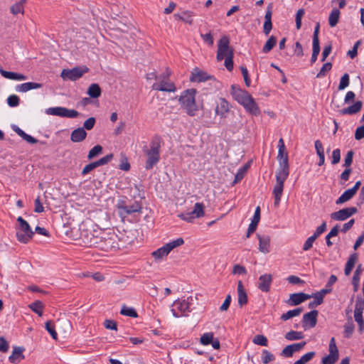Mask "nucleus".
Masks as SVG:
<instances>
[{
  "label": "nucleus",
  "instance_id": "nucleus-1",
  "mask_svg": "<svg viewBox=\"0 0 364 364\" xmlns=\"http://www.w3.org/2000/svg\"><path fill=\"white\" fill-rule=\"evenodd\" d=\"M100 233L99 235H96L93 238H88V241L91 243L100 244L102 249L106 251L117 250L123 247L124 243L114 231L112 230H102Z\"/></svg>",
  "mask_w": 364,
  "mask_h": 364
},
{
  "label": "nucleus",
  "instance_id": "nucleus-2",
  "mask_svg": "<svg viewBox=\"0 0 364 364\" xmlns=\"http://www.w3.org/2000/svg\"><path fill=\"white\" fill-rule=\"evenodd\" d=\"M233 49L230 47L229 37L224 36L220 38L218 43L217 60L221 61L225 59V68L231 71L233 69Z\"/></svg>",
  "mask_w": 364,
  "mask_h": 364
},
{
  "label": "nucleus",
  "instance_id": "nucleus-3",
  "mask_svg": "<svg viewBox=\"0 0 364 364\" xmlns=\"http://www.w3.org/2000/svg\"><path fill=\"white\" fill-rule=\"evenodd\" d=\"M196 90L189 89L185 90L180 96L178 101L181 107L189 116H195L198 111V107L196 104L195 95Z\"/></svg>",
  "mask_w": 364,
  "mask_h": 364
},
{
  "label": "nucleus",
  "instance_id": "nucleus-4",
  "mask_svg": "<svg viewBox=\"0 0 364 364\" xmlns=\"http://www.w3.org/2000/svg\"><path fill=\"white\" fill-rule=\"evenodd\" d=\"M184 244V240L182 237H178L175 240L171 241L163 247L156 250L151 252V256L156 261H160L164 257H167L171 250L178 247Z\"/></svg>",
  "mask_w": 364,
  "mask_h": 364
},
{
  "label": "nucleus",
  "instance_id": "nucleus-5",
  "mask_svg": "<svg viewBox=\"0 0 364 364\" xmlns=\"http://www.w3.org/2000/svg\"><path fill=\"white\" fill-rule=\"evenodd\" d=\"M17 221L19 224L18 227L16 228L17 239L22 243H27L30 240H31L34 232L28 222L22 217H18Z\"/></svg>",
  "mask_w": 364,
  "mask_h": 364
},
{
  "label": "nucleus",
  "instance_id": "nucleus-6",
  "mask_svg": "<svg viewBox=\"0 0 364 364\" xmlns=\"http://www.w3.org/2000/svg\"><path fill=\"white\" fill-rule=\"evenodd\" d=\"M160 139L155 137L151 143L150 149L146 151L147 160L145 168L151 169L159 161Z\"/></svg>",
  "mask_w": 364,
  "mask_h": 364
},
{
  "label": "nucleus",
  "instance_id": "nucleus-7",
  "mask_svg": "<svg viewBox=\"0 0 364 364\" xmlns=\"http://www.w3.org/2000/svg\"><path fill=\"white\" fill-rule=\"evenodd\" d=\"M289 172L284 171H277L276 173V183L272 191V194L274 198V205L276 207H278L280 203L284 190V184L289 176Z\"/></svg>",
  "mask_w": 364,
  "mask_h": 364
},
{
  "label": "nucleus",
  "instance_id": "nucleus-8",
  "mask_svg": "<svg viewBox=\"0 0 364 364\" xmlns=\"http://www.w3.org/2000/svg\"><path fill=\"white\" fill-rule=\"evenodd\" d=\"M88 71L89 68L85 65L76 66L72 69H63L60 73V77L64 80L75 81Z\"/></svg>",
  "mask_w": 364,
  "mask_h": 364
},
{
  "label": "nucleus",
  "instance_id": "nucleus-9",
  "mask_svg": "<svg viewBox=\"0 0 364 364\" xmlns=\"http://www.w3.org/2000/svg\"><path fill=\"white\" fill-rule=\"evenodd\" d=\"M277 159L279 161V168L277 171H284L289 173L288 155L286 152L284 143L282 139H280L278 141V155Z\"/></svg>",
  "mask_w": 364,
  "mask_h": 364
},
{
  "label": "nucleus",
  "instance_id": "nucleus-10",
  "mask_svg": "<svg viewBox=\"0 0 364 364\" xmlns=\"http://www.w3.org/2000/svg\"><path fill=\"white\" fill-rule=\"evenodd\" d=\"M205 205L202 203H196L192 211L186 213H181L178 216L181 220L188 223H192L195 219L205 215Z\"/></svg>",
  "mask_w": 364,
  "mask_h": 364
},
{
  "label": "nucleus",
  "instance_id": "nucleus-11",
  "mask_svg": "<svg viewBox=\"0 0 364 364\" xmlns=\"http://www.w3.org/2000/svg\"><path fill=\"white\" fill-rule=\"evenodd\" d=\"M46 113L48 115L58 116L60 117L76 118L80 113L75 109H69L63 107H50L46 109Z\"/></svg>",
  "mask_w": 364,
  "mask_h": 364
},
{
  "label": "nucleus",
  "instance_id": "nucleus-12",
  "mask_svg": "<svg viewBox=\"0 0 364 364\" xmlns=\"http://www.w3.org/2000/svg\"><path fill=\"white\" fill-rule=\"evenodd\" d=\"M328 351V355L322 358V364H334L338 360L339 351L333 337L330 340Z\"/></svg>",
  "mask_w": 364,
  "mask_h": 364
},
{
  "label": "nucleus",
  "instance_id": "nucleus-13",
  "mask_svg": "<svg viewBox=\"0 0 364 364\" xmlns=\"http://www.w3.org/2000/svg\"><path fill=\"white\" fill-rule=\"evenodd\" d=\"M357 213V208L355 207H350L341 209L338 211L333 212L331 214V218L333 220L343 221L351 217Z\"/></svg>",
  "mask_w": 364,
  "mask_h": 364
},
{
  "label": "nucleus",
  "instance_id": "nucleus-14",
  "mask_svg": "<svg viewBox=\"0 0 364 364\" xmlns=\"http://www.w3.org/2000/svg\"><path fill=\"white\" fill-rule=\"evenodd\" d=\"M230 109V106L228 102L225 98H219L216 102L215 112L220 117H226Z\"/></svg>",
  "mask_w": 364,
  "mask_h": 364
},
{
  "label": "nucleus",
  "instance_id": "nucleus-15",
  "mask_svg": "<svg viewBox=\"0 0 364 364\" xmlns=\"http://www.w3.org/2000/svg\"><path fill=\"white\" fill-rule=\"evenodd\" d=\"M232 90L233 97L242 106L252 97L247 91L235 89L234 85L232 86Z\"/></svg>",
  "mask_w": 364,
  "mask_h": 364
},
{
  "label": "nucleus",
  "instance_id": "nucleus-16",
  "mask_svg": "<svg viewBox=\"0 0 364 364\" xmlns=\"http://www.w3.org/2000/svg\"><path fill=\"white\" fill-rule=\"evenodd\" d=\"M272 282V276L270 274H262L259 277L257 287L262 291L268 292Z\"/></svg>",
  "mask_w": 364,
  "mask_h": 364
},
{
  "label": "nucleus",
  "instance_id": "nucleus-17",
  "mask_svg": "<svg viewBox=\"0 0 364 364\" xmlns=\"http://www.w3.org/2000/svg\"><path fill=\"white\" fill-rule=\"evenodd\" d=\"M318 311L313 310L307 314H305L303 316L304 326H309L313 328L316 325L317 323Z\"/></svg>",
  "mask_w": 364,
  "mask_h": 364
},
{
  "label": "nucleus",
  "instance_id": "nucleus-18",
  "mask_svg": "<svg viewBox=\"0 0 364 364\" xmlns=\"http://www.w3.org/2000/svg\"><path fill=\"white\" fill-rule=\"evenodd\" d=\"M195 14L191 11H183L180 14H175L174 18L176 20L182 21L185 23L192 25L194 21Z\"/></svg>",
  "mask_w": 364,
  "mask_h": 364
},
{
  "label": "nucleus",
  "instance_id": "nucleus-19",
  "mask_svg": "<svg viewBox=\"0 0 364 364\" xmlns=\"http://www.w3.org/2000/svg\"><path fill=\"white\" fill-rule=\"evenodd\" d=\"M259 240V250L263 254H267L270 251V237L269 235L261 236L257 235Z\"/></svg>",
  "mask_w": 364,
  "mask_h": 364
},
{
  "label": "nucleus",
  "instance_id": "nucleus-20",
  "mask_svg": "<svg viewBox=\"0 0 364 364\" xmlns=\"http://www.w3.org/2000/svg\"><path fill=\"white\" fill-rule=\"evenodd\" d=\"M212 77L209 75L207 73L203 72L199 69H194L191 73L190 77V80L191 82H204L205 80H210Z\"/></svg>",
  "mask_w": 364,
  "mask_h": 364
},
{
  "label": "nucleus",
  "instance_id": "nucleus-21",
  "mask_svg": "<svg viewBox=\"0 0 364 364\" xmlns=\"http://www.w3.org/2000/svg\"><path fill=\"white\" fill-rule=\"evenodd\" d=\"M362 107L363 102L361 100H358L355 102L352 105L340 110V113L341 114H355L361 110Z\"/></svg>",
  "mask_w": 364,
  "mask_h": 364
},
{
  "label": "nucleus",
  "instance_id": "nucleus-22",
  "mask_svg": "<svg viewBox=\"0 0 364 364\" xmlns=\"http://www.w3.org/2000/svg\"><path fill=\"white\" fill-rule=\"evenodd\" d=\"M243 107L247 112L252 115L258 116L260 114V109L252 97L243 105Z\"/></svg>",
  "mask_w": 364,
  "mask_h": 364
},
{
  "label": "nucleus",
  "instance_id": "nucleus-23",
  "mask_svg": "<svg viewBox=\"0 0 364 364\" xmlns=\"http://www.w3.org/2000/svg\"><path fill=\"white\" fill-rule=\"evenodd\" d=\"M42 87L43 85L41 83L29 82L18 85L16 87V91L18 92H26L31 90L41 88Z\"/></svg>",
  "mask_w": 364,
  "mask_h": 364
},
{
  "label": "nucleus",
  "instance_id": "nucleus-24",
  "mask_svg": "<svg viewBox=\"0 0 364 364\" xmlns=\"http://www.w3.org/2000/svg\"><path fill=\"white\" fill-rule=\"evenodd\" d=\"M24 348L20 346L14 347L11 355L9 357V360L11 363L16 364L24 358L23 351Z\"/></svg>",
  "mask_w": 364,
  "mask_h": 364
},
{
  "label": "nucleus",
  "instance_id": "nucleus-25",
  "mask_svg": "<svg viewBox=\"0 0 364 364\" xmlns=\"http://www.w3.org/2000/svg\"><path fill=\"white\" fill-rule=\"evenodd\" d=\"M259 220H260V208L258 206L256 208L252 222L248 227L247 232V237H249L250 234H252V232H254L255 231L257 226L259 222Z\"/></svg>",
  "mask_w": 364,
  "mask_h": 364
},
{
  "label": "nucleus",
  "instance_id": "nucleus-26",
  "mask_svg": "<svg viewBox=\"0 0 364 364\" xmlns=\"http://www.w3.org/2000/svg\"><path fill=\"white\" fill-rule=\"evenodd\" d=\"M272 7L268 6L266 14L264 15V23L263 25V32L266 36H267L270 33L272 28Z\"/></svg>",
  "mask_w": 364,
  "mask_h": 364
},
{
  "label": "nucleus",
  "instance_id": "nucleus-27",
  "mask_svg": "<svg viewBox=\"0 0 364 364\" xmlns=\"http://www.w3.org/2000/svg\"><path fill=\"white\" fill-rule=\"evenodd\" d=\"M152 89L155 90L159 91H164V92H175L176 91V87L175 85L168 82H166L164 80L161 81L159 84H154L152 85Z\"/></svg>",
  "mask_w": 364,
  "mask_h": 364
},
{
  "label": "nucleus",
  "instance_id": "nucleus-28",
  "mask_svg": "<svg viewBox=\"0 0 364 364\" xmlns=\"http://www.w3.org/2000/svg\"><path fill=\"white\" fill-rule=\"evenodd\" d=\"M87 133L84 128L79 127L72 132L70 140L75 143L81 142L85 139Z\"/></svg>",
  "mask_w": 364,
  "mask_h": 364
},
{
  "label": "nucleus",
  "instance_id": "nucleus-29",
  "mask_svg": "<svg viewBox=\"0 0 364 364\" xmlns=\"http://www.w3.org/2000/svg\"><path fill=\"white\" fill-rule=\"evenodd\" d=\"M311 298V296L304 293H294L289 296V302L291 305H299L306 299Z\"/></svg>",
  "mask_w": 364,
  "mask_h": 364
},
{
  "label": "nucleus",
  "instance_id": "nucleus-30",
  "mask_svg": "<svg viewBox=\"0 0 364 364\" xmlns=\"http://www.w3.org/2000/svg\"><path fill=\"white\" fill-rule=\"evenodd\" d=\"M0 73L4 77L9 80L18 81H23L27 80V76H26L25 75L14 72L6 71L3 69H0Z\"/></svg>",
  "mask_w": 364,
  "mask_h": 364
},
{
  "label": "nucleus",
  "instance_id": "nucleus-31",
  "mask_svg": "<svg viewBox=\"0 0 364 364\" xmlns=\"http://www.w3.org/2000/svg\"><path fill=\"white\" fill-rule=\"evenodd\" d=\"M237 293H238V304L240 306H242L247 304L248 299L247 294L245 291V289L243 287L242 282L239 281L237 283Z\"/></svg>",
  "mask_w": 364,
  "mask_h": 364
},
{
  "label": "nucleus",
  "instance_id": "nucleus-32",
  "mask_svg": "<svg viewBox=\"0 0 364 364\" xmlns=\"http://www.w3.org/2000/svg\"><path fill=\"white\" fill-rule=\"evenodd\" d=\"M13 130L23 139L27 141L29 144H33L38 142V140L33 136L25 133L22 129H21L18 127L14 125L12 127Z\"/></svg>",
  "mask_w": 364,
  "mask_h": 364
},
{
  "label": "nucleus",
  "instance_id": "nucleus-33",
  "mask_svg": "<svg viewBox=\"0 0 364 364\" xmlns=\"http://www.w3.org/2000/svg\"><path fill=\"white\" fill-rule=\"evenodd\" d=\"M358 260V255L356 253L351 254L346 264L344 273L345 275L348 276L353 270L356 262Z\"/></svg>",
  "mask_w": 364,
  "mask_h": 364
},
{
  "label": "nucleus",
  "instance_id": "nucleus-34",
  "mask_svg": "<svg viewBox=\"0 0 364 364\" xmlns=\"http://www.w3.org/2000/svg\"><path fill=\"white\" fill-rule=\"evenodd\" d=\"M341 12L338 9H333L328 16V23L331 27H335L338 23Z\"/></svg>",
  "mask_w": 364,
  "mask_h": 364
},
{
  "label": "nucleus",
  "instance_id": "nucleus-35",
  "mask_svg": "<svg viewBox=\"0 0 364 364\" xmlns=\"http://www.w3.org/2000/svg\"><path fill=\"white\" fill-rule=\"evenodd\" d=\"M355 329V326L353 322L351 316H349L347 318V322L344 325V336L346 338H350Z\"/></svg>",
  "mask_w": 364,
  "mask_h": 364
},
{
  "label": "nucleus",
  "instance_id": "nucleus-36",
  "mask_svg": "<svg viewBox=\"0 0 364 364\" xmlns=\"http://www.w3.org/2000/svg\"><path fill=\"white\" fill-rule=\"evenodd\" d=\"M26 3V0H21L20 1L13 4L10 7V11L12 14L17 15L19 14H24V4Z\"/></svg>",
  "mask_w": 364,
  "mask_h": 364
},
{
  "label": "nucleus",
  "instance_id": "nucleus-37",
  "mask_svg": "<svg viewBox=\"0 0 364 364\" xmlns=\"http://www.w3.org/2000/svg\"><path fill=\"white\" fill-rule=\"evenodd\" d=\"M362 272L361 265H358L354 272L353 278H352V284L353 286V291H357L359 288V282H360V276Z\"/></svg>",
  "mask_w": 364,
  "mask_h": 364
},
{
  "label": "nucleus",
  "instance_id": "nucleus-38",
  "mask_svg": "<svg viewBox=\"0 0 364 364\" xmlns=\"http://www.w3.org/2000/svg\"><path fill=\"white\" fill-rule=\"evenodd\" d=\"M101 92V88L96 83L91 84L87 89V95L92 98L99 97Z\"/></svg>",
  "mask_w": 364,
  "mask_h": 364
},
{
  "label": "nucleus",
  "instance_id": "nucleus-39",
  "mask_svg": "<svg viewBox=\"0 0 364 364\" xmlns=\"http://www.w3.org/2000/svg\"><path fill=\"white\" fill-rule=\"evenodd\" d=\"M120 209L123 210L127 214L140 212L141 206L138 202H134L131 205L120 206Z\"/></svg>",
  "mask_w": 364,
  "mask_h": 364
},
{
  "label": "nucleus",
  "instance_id": "nucleus-40",
  "mask_svg": "<svg viewBox=\"0 0 364 364\" xmlns=\"http://www.w3.org/2000/svg\"><path fill=\"white\" fill-rule=\"evenodd\" d=\"M355 194L350 190L348 189L336 200L337 205L344 203L350 200Z\"/></svg>",
  "mask_w": 364,
  "mask_h": 364
},
{
  "label": "nucleus",
  "instance_id": "nucleus-41",
  "mask_svg": "<svg viewBox=\"0 0 364 364\" xmlns=\"http://www.w3.org/2000/svg\"><path fill=\"white\" fill-rule=\"evenodd\" d=\"M29 309H31L33 312L36 313L39 316H42L43 310V304L41 301H36L33 303H31L28 305Z\"/></svg>",
  "mask_w": 364,
  "mask_h": 364
},
{
  "label": "nucleus",
  "instance_id": "nucleus-42",
  "mask_svg": "<svg viewBox=\"0 0 364 364\" xmlns=\"http://www.w3.org/2000/svg\"><path fill=\"white\" fill-rule=\"evenodd\" d=\"M302 311H303V309L301 308H297V309H295L293 310H289L287 313L283 314L281 316V319L283 321H287L293 317L299 316Z\"/></svg>",
  "mask_w": 364,
  "mask_h": 364
},
{
  "label": "nucleus",
  "instance_id": "nucleus-43",
  "mask_svg": "<svg viewBox=\"0 0 364 364\" xmlns=\"http://www.w3.org/2000/svg\"><path fill=\"white\" fill-rule=\"evenodd\" d=\"M304 337V333L301 331H290L285 334V338L288 341L300 340Z\"/></svg>",
  "mask_w": 364,
  "mask_h": 364
},
{
  "label": "nucleus",
  "instance_id": "nucleus-44",
  "mask_svg": "<svg viewBox=\"0 0 364 364\" xmlns=\"http://www.w3.org/2000/svg\"><path fill=\"white\" fill-rule=\"evenodd\" d=\"M120 314L123 316H129L132 318H136L138 316V314L134 309L132 307H128L125 304L122 305Z\"/></svg>",
  "mask_w": 364,
  "mask_h": 364
},
{
  "label": "nucleus",
  "instance_id": "nucleus-45",
  "mask_svg": "<svg viewBox=\"0 0 364 364\" xmlns=\"http://www.w3.org/2000/svg\"><path fill=\"white\" fill-rule=\"evenodd\" d=\"M277 38L274 36H271L268 40L266 41L263 48L262 52L264 53H269L276 45Z\"/></svg>",
  "mask_w": 364,
  "mask_h": 364
},
{
  "label": "nucleus",
  "instance_id": "nucleus-46",
  "mask_svg": "<svg viewBox=\"0 0 364 364\" xmlns=\"http://www.w3.org/2000/svg\"><path fill=\"white\" fill-rule=\"evenodd\" d=\"M316 355L314 351L309 352L301 357L300 359L295 361L294 364H306L309 362Z\"/></svg>",
  "mask_w": 364,
  "mask_h": 364
},
{
  "label": "nucleus",
  "instance_id": "nucleus-47",
  "mask_svg": "<svg viewBox=\"0 0 364 364\" xmlns=\"http://www.w3.org/2000/svg\"><path fill=\"white\" fill-rule=\"evenodd\" d=\"M214 334L212 332L205 333H203L200 338V343L203 346H207L210 344L212 341H213Z\"/></svg>",
  "mask_w": 364,
  "mask_h": 364
},
{
  "label": "nucleus",
  "instance_id": "nucleus-48",
  "mask_svg": "<svg viewBox=\"0 0 364 364\" xmlns=\"http://www.w3.org/2000/svg\"><path fill=\"white\" fill-rule=\"evenodd\" d=\"M45 328L54 340H58V335L55 330V326L51 321H48L46 322Z\"/></svg>",
  "mask_w": 364,
  "mask_h": 364
},
{
  "label": "nucleus",
  "instance_id": "nucleus-49",
  "mask_svg": "<svg viewBox=\"0 0 364 364\" xmlns=\"http://www.w3.org/2000/svg\"><path fill=\"white\" fill-rule=\"evenodd\" d=\"M332 68V64L331 63H326L323 65L321 68L320 69V71L316 75V77L321 78L324 77L326 73L330 71Z\"/></svg>",
  "mask_w": 364,
  "mask_h": 364
},
{
  "label": "nucleus",
  "instance_id": "nucleus-50",
  "mask_svg": "<svg viewBox=\"0 0 364 364\" xmlns=\"http://www.w3.org/2000/svg\"><path fill=\"white\" fill-rule=\"evenodd\" d=\"M102 147L100 145L95 146L88 153L87 159L89 160L92 159L95 156H98L102 153Z\"/></svg>",
  "mask_w": 364,
  "mask_h": 364
},
{
  "label": "nucleus",
  "instance_id": "nucleus-51",
  "mask_svg": "<svg viewBox=\"0 0 364 364\" xmlns=\"http://www.w3.org/2000/svg\"><path fill=\"white\" fill-rule=\"evenodd\" d=\"M175 304H178V309L182 312H189L190 311V305L188 301L183 300H176L174 302Z\"/></svg>",
  "mask_w": 364,
  "mask_h": 364
},
{
  "label": "nucleus",
  "instance_id": "nucleus-52",
  "mask_svg": "<svg viewBox=\"0 0 364 364\" xmlns=\"http://www.w3.org/2000/svg\"><path fill=\"white\" fill-rule=\"evenodd\" d=\"M253 343L262 346H267L268 341L267 338L263 335H257L253 338Z\"/></svg>",
  "mask_w": 364,
  "mask_h": 364
},
{
  "label": "nucleus",
  "instance_id": "nucleus-53",
  "mask_svg": "<svg viewBox=\"0 0 364 364\" xmlns=\"http://www.w3.org/2000/svg\"><path fill=\"white\" fill-rule=\"evenodd\" d=\"M354 318L359 326V330L362 331L364 328V321L363 318V313L354 311Z\"/></svg>",
  "mask_w": 364,
  "mask_h": 364
},
{
  "label": "nucleus",
  "instance_id": "nucleus-54",
  "mask_svg": "<svg viewBox=\"0 0 364 364\" xmlns=\"http://www.w3.org/2000/svg\"><path fill=\"white\" fill-rule=\"evenodd\" d=\"M349 85V75L347 73H345L341 78L340 83L338 85V90H343L346 87H347Z\"/></svg>",
  "mask_w": 364,
  "mask_h": 364
},
{
  "label": "nucleus",
  "instance_id": "nucleus-55",
  "mask_svg": "<svg viewBox=\"0 0 364 364\" xmlns=\"http://www.w3.org/2000/svg\"><path fill=\"white\" fill-rule=\"evenodd\" d=\"M113 158V154H109L106 155L105 156L101 158L100 159L95 161L97 167H99L100 166H103L109 163Z\"/></svg>",
  "mask_w": 364,
  "mask_h": 364
},
{
  "label": "nucleus",
  "instance_id": "nucleus-56",
  "mask_svg": "<svg viewBox=\"0 0 364 364\" xmlns=\"http://www.w3.org/2000/svg\"><path fill=\"white\" fill-rule=\"evenodd\" d=\"M314 301L309 304V307L313 308L316 306L320 305L323 302V294L316 293L314 296Z\"/></svg>",
  "mask_w": 364,
  "mask_h": 364
},
{
  "label": "nucleus",
  "instance_id": "nucleus-57",
  "mask_svg": "<svg viewBox=\"0 0 364 364\" xmlns=\"http://www.w3.org/2000/svg\"><path fill=\"white\" fill-rule=\"evenodd\" d=\"M262 355V363L264 364H267L274 359L273 354L267 350H263Z\"/></svg>",
  "mask_w": 364,
  "mask_h": 364
},
{
  "label": "nucleus",
  "instance_id": "nucleus-58",
  "mask_svg": "<svg viewBox=\"0 0 364 364\" xmlns=\"http://www.w3.org/2000/svg\"><path fill=\"white\" fill-rule=\"evenodd\" d=\"M320 53V46L319 43H313V50L311 61L312 63H315L317 57Z\"/></svg>",
  "mask_w": 364,
  "mask_h": 364
},
{
  "label": "nucleus",
  "instance_id": "nucleus-59",
  "mask_svg": "<svg viewBox=\"0 0 364 364\" xmlns=\"http://www.w3.org/2000/svg\"><path fill=\"white\" fill-rule=\"evenodd\" d=\"M364 310V299L361 296H358L355 305V311L363 312Z\"/></svg>",
  "mask_w": 364,
  "mask_h": 364
},
{
  "label": "nucleus",
  "instance_id": "nucleus-60",
  "mask_svg": "<svg viewBox=\"0 0 364 364\" xmlns=\"http://www.w3.org/2000/svg\"><path fill=\"white\" fill-rule=\"evenodd\" d=\"M19 100L17 95H11L7 98V103L10 107H16L19 104Z\"/></svg>",
  "mask_w": 364,
  "mask_h": 364
},
{
  "label": "nucleus",
  "instance_id": "nucleus-61",
  "mask_svg": "<svg viewBox=\"0 0 364 364\" xmlns=\"http://www.w3.org/2000/svg\"><path fill=\"white\" fill-rule=\"evenodd\" d=\"M353 155H354V152L353 151H348V153L345 157L343 166H345L346 168H350V166L351 165V164L353 162Z\"/></svg>",
  "mask_w": 364,
  "mask_h": 364
},
{
  "label": "nucleus",
  "instance_id": "nucleus-62",
  "mask_svg": "<svg viewBox=\"0 0 364 364\" xmlns=\"http://www.w3.org/2000/svg\"><path fill=\"white\" fill-rule=\"evenodd\" d=\"M341 159V151L339 149H334L332 152V161L331 164L333 165L337 164L339 163Z\"/></svg>",
  "mask_w": 364,
  "mask_h": 364
},
{
  "label": "nucleus",
  "instance_id": "nucleus-63",
  "mask_svg": "<svg viewBox=\"0 0 364 364\" xmlns=\"http://www.w3.org/2000/svg\"><path fill=\"white\" fill-rule=\"evenodd\" d=\"M95 124V117H90L87 120L85 121L83 124L84 129L90 130L92 129Z\"/></svg>",
  "mask_w": 364,
  "mask_h": 364
},
{
  "label": "nucleus",
  "instance_id": "nucleus-64",
  "mask_svg": "<svg viewBox=\"0 0 364 364\" xmlns=\"http://www.w3.org/2000/svg\"><path fill=\"white\" fill-rule=\"evenodd\" d=\"M364 138V124L358 127L355 132V139L360 140Z\"/></svg>",
  "mask_w": 364,
  "mask_h": 364
}]
</instances>
